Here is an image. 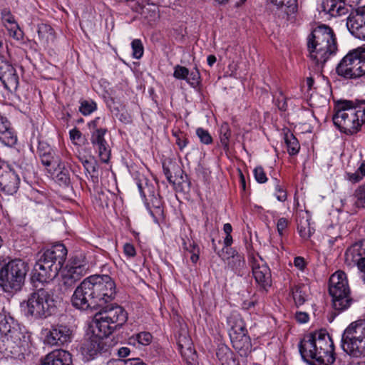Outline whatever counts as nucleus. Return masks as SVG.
Returning <instances> with one entry per match:
<instances>
[{"label":"nucleus","instance_id":"13d9d810","mask_svg":"<svg viewBox=\"0 0 365 365\" xmlns=\"http://www.w3.org/2000/svg\"><path fill=\"white\" fill-rule=\"evenodd\" d=\"M295 319L299 323L303 324L309 321V314L307 312H299L295 314Z\"/></svg>","mask_w":365,"mask_h":365},{"label":"nucleus","instance_id":"cd10ccee","mask_svg":"<svg viewBox=\"0 0 365 365\" xmlns=\"http://www.w3.org/2000/svg\"><path fill=\"white\" fill-rule=\"evenodd\" d=\"M216 356L221 365H240L234 357L233 352L225 345L218 346Z\"/></svg>","mask_w":365,"mask_h":365},{"label":"nucleus","instance_id":"4be33fe9","mask_svg":"<svg viewBox=\"0 0 365 365\" xmlns=\"http://www.w3.org/2000/svg\"><path fill=\"white\" fill-rule=\"evenodd\" d=\"M230 340L233 348L240 356L247 358L252 353V345L247 332L238 335L232 334Z\"/></svg>","mask_w":365,"mask_h":365},{"label":"nucleus","instance_id":"0e129e2a","mask_svg":"<svg viewBox=\"0 0 365 365\" xmlns=\"http://www.w3.org/2000/svg\"><path fill=\"white\" fill-rule=\"evenodd\" d=\"M108 365H129L127 362V360L124 359H116L109 361Z\"/></svg>","mask_w":365,"mask_h":365},{"label":"nucleus","instance_id":"4d7b16f0","mask_svg":"<svg viewBox=\"0 0 365 365\" xmlns=\"http://www.w3.org/2000/svg\"><path fill=\"white\" fill-rule=\"evenodd\" d=\"M348 180L353 183H356L361 181L364 176L361 175L360 172L357 170L354 173H347Z\"/></svg>","mask_w":365,"mask_h":365},{"label":"nucleus","instance_id":"09e8293b","mask_svg":"<svg viewBox=\"0 0 365 365\" xmlns=\"http://www.w3.org/2000/svg\"><path fill=\"white\" fill-rule=\"evenodd\" d=\"M7 31L9 32V35L12 37L14 39L20 41L23 40L24 33L20 29L18 24L16 26H7Z\"/></svg>","mask_w":365,"mask_h":365},{"label":"nucleus","instance_id":"f704fd0d","mask_svg":"<svg viewBox=\"0 0 365 365\" xmlns=\"http://www.w3.org/2000/svg\"><path fill=\"white\" fill-rule=\"evenodd\" d=\"M79 112L83 115H88L97 109L96 103L91 99H81L79 101Z\"/></svg>","mask_w":365,"mask_h":365},{"label":"nucleus","instance_id":"6e6552de","mask_svg":"<svg viewBox=\"0 0 365 365\" xmlns=\"http://www.w3.org/2000/svg\"><path fill=\"white\" fill-rule=\"evenodd\" d=\"M341 347L352 357L365 356V319L351 323L344 331Z\"/></svg>","mask_w":365,"mask_h":365},{"label":"nucleus","instance_id":"c9c22d12","mask_svg":"<svg viewBox=\"0 0 365 365\" xmlns=\"http://www.w3.org/2000/svg\"><path fill=\"white\" fill-rule=\"evenodd\" d=\"M184 80L192 88H196L200 83V73L197 70L194 69L189 72L188 69L184 67Z\"/></svg>","mask_w":365,"mask_h":365},{"label":"nucleus","instance_id":"774afa93","mask_svg":"<svg viewBox=\"0 0 365 365\" xmlns=\"http://www.w3.org/2000/svg\"><path fill=\"white\" fill-rule=\"evenodd\" d=\"M223 231L226 235H231V232L232 231V227L231 224L230 223H225L223 226Z\"/></svg>","mask_w":365,"mask_h":365},{"label":"nucleus","instance_id":"f3484780","mask_svg":"<svg viewBox=\"0 0 365 365\" xmlns=\"http://www.w3.org/2000/svg\"><path fill=\"white\" fill-rule=\"evenodd\" d=\"M346 27L353 36L365 41V10L352 11L346 19Z\"/></svg>","mask_w":365,"mask_h":365},{"label":"nucleus","instance_id":"a19ab883","mask_svg":"<svg viewBox=\"0 0 365 365\" xmlns=\"http://www.w3.org/2000/svg\"><path fill=\"white\" fill-rule=\"evenodd\" d=\"M274 195L277 200L279 202H284L287 199V193L284 187L281 185L280 181L277 178H274Z\"/></svg>","mask_w":365,"mask_h":365},{"label":"nucleus","instance_id":"20e7f679","mask_svg":"<svg viewBox=\"0 0 365 365\" xmlns=\"http://www.w3.org/2000/svg\"><path fill=\"white\" fill-rule=\"evenodd\" d=\"M307 45L310 59L319 68H322L337 51L334 31L326 25L318 26L312 30L307 36Z\"/></svg>","mask_w":365,"mask_h":365},{"label":"nucleus","instance_id":"1a4fd4ad","mask_svg":"<svg viewBox=\"0 0 365 365\" xmlns=\"http://www.w3.org/2000/svg\"><path fill=\"white\" fill-rule=\"evenodd\" d=\"M336 73L346 79L365 76V48L350 51L339 63Z\"/></svg>","mask_w":365,"mask_h":365},{"label":"nucleus","instance_id":"412c9836","mask_svg":"<svg viewBox=\"0 0 365 365\" xmlns=\"http://www.w3.org/2000/svg\"><path fill=\"white\" fill-rule=\"evenodd\" d=\"M230 255L227 257V268L238 276H243L248 272L243 255L239 253L236 250L230 248L227 251Z\"/></svg>","mask_w":365,"mask_h":365},{"label":"nucleus","instance_id":"603ef678","mask_svg":"<svg viewBox=\"0 0 365 365\" xmlns=\"http://www.w3.org/2000/svg\"><path fill=\"white\" fill-rule=\"evenodd\" d=\"M189 356L186 358L187 365H198L197 356L195 350L191 347L187 349Z\"/></svg>","mask_w":365,"mask_h":365},{"label":"nucleus","instance_id":"680f3d73","mask_svg":"<svg viewBox=\"0 0 365 365\" xmlns=\"http://www.w3.org/2000/svg\"><path fill=\"white\" fill-rule=\"evenodd\" d=\"M130 349L128 347H121L118 351V354L120 357H126L130 354Z\"/></svg>","mask_w":365,"mask_h":365},{"label":"nucleus","instance_id":"423d86ee","mask_svg":"<svg viewBox=\"0 0 365 365\" xmlns=\"http://www.w3.org/2000/svg\"><path fill=\"white\" fill-rule=\"evenodd\" d=\"M329 294L331 297L332 321L336 316L347 310L353 303L344 272L338 270L331 275L329 280Z\"/></svg>","mask_w":365,"mask_h":365},{"label":"nucleus","instance_id":"5701e85b","mask_svg":"<svg viewBox=\"0 0 365 365\" xmlns=\"http://www.w3.org/2000/svg\"><path fill=\"white\" fill-rule=\"evenodd\" d=\"M40 365H72L71 354L65 350H55L41 359Z\"/></svg>","mask_w":365,"mask_h":365},{"label":"nucleus","instance_id":"a211bd4d","mask_svg":"<svg viewBox=\"0 0 365 365\" xmlns=\"http://www.w3.org/2000/svg\"><path fill=\"white\" fill-rule=\"evenodd\" d=\"M363 241H359L348 247L344 254V262L350 268L357 267L365 273V252L362 249Z\"/></svg>","mask_w":365,"mask_h":365},{"label":"nucleus","instance_id":"c85d7f7f","mask_svg":"<svg viewBox=\"0 0 365 365\" xmlns=\"http://www.w3.org/2000/svg\"><path fill=\"white\" fill-rule=\"evenodd\" d=\"M284 140L287 150L290 155H296L300 150V145L297 138L289 129H283Z\"/></svg>","mask_w":365,"mask_h":365},{"label":"nucleus","instance_id":"bf43d9fd","mask_svg":"<svg viewBox=\"0 0 365 365\" xmlns=\"http://www.w3.org/2000/svg\"><path fill=\"white\" fill-rule=\"evenodd\" d=\"M167 178H168V180L170 181V182H172L175 185V191H176L175 197H176V200L180 204V200H179L178 194L180 193L182 191V188L180 185V182L178 183V185L176 186L175 185H176L175 180H172V176H168V175Z\"/></svg>","mask_w":365,"mask_h":365},{"label":"nucleus","instance_id":"ea45409f","mask_svg":"<svg viewBox=\"0 0 365 365\" xmlns=\"http://www.w3.org/2000/svg\"><path fill=\"white\" fill-rule=\"evenodd\" d=\"M230 137L231 131L229 125L226 123H222L220 129V142L225 149L228 148Z\"/></svg>","mask_w":365,"mask_h":365},{"label":"nucleus","instance_id":"58836bf2","mask_svg":"<svg viewBox=\"0 0 365 365\" xmlns=\"http://www.w3.org/2000/svg\"><path fill=\"white\" fill-rule=\"evenodd\" d=\"M297 230L300 237L304 240L309 239L314 232V228L310 227L308 220L304 222H300L297 226Z\"/></svg>","mask_w":365,"mask_h":365},{"label":"nucleus","instance_id":"de8ad7c7","mask_svg":"<svg viewBox=\"0 0 365 365\" xmlns=\"http://www.w3.org/2000/svg\"><path fill=\"white\" fill-rule=\"evenodd\" d=\"M196 134L202 143L210 145L212 143V138L208 130L202 128H198L196 130Z\"/></svg>","mask_w":365,"mask_h":365},{"label":"nucleus","instance_id":"6e6d98bb","mask_svg":"<svg viewBox=\"0 0 365 365\" xmlns=\"http://www.w3.org/2000/svg\"><path fill=\"white\" fill-rule=\"evenodd\" d=\"M123 252L128 257H133L136 255V251L134 246L130 243H125L123 246Z\"/></svg>","mask_w":365,"mask_h":365},{"label":"nucleus","instance_id":"9d476101","mask_svg":"<svg viewBox=\"0 0 365 365\" xmlns=\"http://www.w3.org/2000/svg\"><path fill=\"white\" fill-rule=\"evenodd\" d=\"M53 306L54 301L50 292L45 288H39L29 297L26 302V314L35 318L46 317L51 314Z\"/></svg>","mask_w":365,"mask_h":365},{"label":"nucleus","instance_id":"79ce46f5","mask_svg":"<svg viewBox=\"0 0 365 365\" xmlns=\"http://www.w3.org/2000/svg\"><path fill=\"white\" fill-rule=\"evenodd\" d=\"M355 205L357 207H365V185L359 186L354 193Z\"/></svg>","mask_w":365,"mask_h":365},{"label":"nucleus","instance_id":"2f4dec72","mask_svg":"<svg viewBox=\"0 0 365 365\" xmlns=\"http://www.w3.org/2000/svg\"><path fill=\"white\" fill-rule=\"evenodd\" d=\"M14 321L11 317L6 316L5 314L0 313V339L8 336L11 332Z\"/></svg>","mask_w":365,"mask_h":365},{"label":"nucleus","instance_id":"a18cd8bd","mask_svg":"<svg viewBox=\"0 0 365 365\" xmlns=\"http://www.w3.org/2000/svg\"><path fill=\"white\" fill-rule=\"evenodd\" d=\"M133 57L135 59L140 58L144 52L143 46L140 39H134L131 43Z\"/></svg>","mask_w":365,"mask_h":365},{"label":"nucleus","instance_id":"473e14b6","mask_svg":"<svg viewBox=\"0 0 365 365\" xmlns=\"http://www.w3.org/2000/svg\"><path fill=\"white\" fill-rule=\"evenodd\" d=\"M40 158L42 164L46 167H50L53 165L56 166L58 169L61 168L62 161L59 156L56 154V151L45 155Z\"/></svg>","mask_w":365,"mask_h":365},{"label":"nucleus","instance_id":"f257e3e1","mask_svg":"<svg viewBox=\"0 0 365 365\" xmlns=\"http://www.w3.org/2000/svg\"><path fill=\"white\" fill-rule=\"evenodd\" d=\"M115 284L108 275H92L86 278L76 289L71 297L72 305L80 310L97 309L91 323L96 332L110 335L128 319V313L120 306L107 304L114 299Z\"/></svg>","mask_w":365,"mask_h":365},{"label":"nucleus","instance_id":"dca6fc26","mask_svg":"<svg viewBox=\"0 0 365 365\" xmlns=\"http://www.w3.org/2000/svg\"><path fill=\"white\" fill-rule=\"evenodd\" d=\"M86 264L76 262L74 259L61 274V286L66 291L73 287L86 273Z\"/></svg>","mask_w":365,"mask_h":365},{"label":"nucleus","instance_id":"f8f14e48","mask_svg":"<svg viewBox=\"0 0 365 365\" xmlns=\"http://www.w3.org/2000/svg\"><path fill=\"white\" fill-rule=\"evenodd\" d=\"M96 331L94 324L91 323L87 333L88 339L81 347L82 354L88 360L93 359L98 354L106 351L108 349L106 341L109 334Z\"/></svg>","mask_w":365,"mask_h":365},{"label":"nucleus","instance_id":"ddd939ff","mask_svg":"<svg viewBox=\"0 0 365 365\" xmlns=\"http://www.w3.org/2000/svg\"><path fill=\"white\" fill-rule=\"evenodd\" d=\"M252 275L257 285L267 290L272 286V274L269 267L257 254H252L248 257Z\"/></svg>","mask_w":365,"mask_h":365},{"label":"nucleus","instance_id":"7ed1b4c3","mask_svg":"<svg viewBox=\"0 0 365 365\" xmlns=\"http://www.w3.org/2000/svg\"><path fill=\"white\" fill-rule=\"evenodd\" d=\"M332 120L342 133L354 135L365 124V101L339 100L334 105Z\"/></svg>","mask_w":365,"mask_h":365},{"label":"nucleus","instance_id":"c756f323","mask_svg":"<svg viewBox=\"0 0 365 365\" xmlns=\"http://www.w3.org/2000/svg\"><path fill=\"white\" fill-rule=\"evenodd\" d=\"M38 35L39 38L45 43L54 41V31L53 28L46 24H41L38 26Z\"/></svg>","mask_w":365,"mask_h":365},{"label":"nucleus","instance_id":"052dcab7","mask_svg":"<svg viewBox=\"0 0 365 365\" xmlns=\"http://www.w3.org/2000/svg\"><path fill=\"white\" fill-rule=\"evenodd\" d=\"M175 339L176 344L178 346V351L180 354H182V344L181 343V332L180 330H179L177 333L175 334Z\"/></svg>","mask_w":365,"mask_h":365},{"label":"nucleus","instance_id":"8fccbe9b","mask_svg":"<svg viewBox=\"0 0 365 365\" xmlns=\"http://www.w3.org/2000/svg\"><path fill=\"white\" fill-rule=\"evenodd\" d=\"M255 178L259 183H264L267 181L266 173L262 167L259 166L254 170Z\"/></svg>","mask_w":365,"mask_h":365},{"label":"nucleus","instance_id":"c03bdc74","mask_svg":"<svg viewBox=\"0 0 365 365\" xmlns=\"http://www.w3.org/2000/svg\"><path fill=\"white\" fill-rule=\"evenodd\" d=\"M56 175V180L62 185H68L70 183V174L66 169L64 163L62 162L61 168Z\"/></svg>","mask_w":365,"mask_h":365},{"label":"nucleus","instance_id":"7c9ffc66","mask_svg":"<svg viewBox=\"0 0 365 365\" xmlns=\"http://www.w3.org/2000/svg\"><path fill=\"white\" fill-rule=\"evenodd\" d=\"M7 340H11L17 346H21L24 342H26L28 336L21 331L19 328L13 327L8 336L5 337Z\"/></svg>","mask_w":365,"mask_h":365},{"label":"nucleus","instance_id":"5fc2aeb1","mask_svg":"<svg viewBox=\"0 0 365 365\" xmlns=\"http://www.w3.org/2000/svg\"><path fill=\"white\" fill-rule=\"evenodd\" d=\"M69 136L73 143L77 144L81 139L82 133L78 128H74L69 131Z\"/></svg>","mask_w":365,"mask_h":365},{"label":"nucleus","instance_id":"49530a36","mask_svg":"<svg viewBox=\"0 0 365 365\" xmlns=\"http://www.w3.org/2000/svg\"><path fill=\"white\" fill-rule=\"evenodd\" d=\"M289 224L290 222L286 217L278 219L276 226L277 232L281 237H283L287 234Z\"/></svg>","mask_w":365,"mask_h":365},{"label":"nucleus","instance_id":"f03ea898","mask_svg":"<svg viewBox=\"0 0 365 365\" xmlns=\"http://www.w3.org/2000/svg\"><path fill=\"white\" fill-rule=\"evenodd\" d=\"M299 350L303 360L310 365H331L335 361L334 342L325 331L305 335Z\"/></svg>","mask_w":365,"mask_h":365},{"label":"nucleus","instance_id":"4468645a","mask_svg":"<svg viewBox=\"0 0 365 365\" xmlns=\"http://www.w3.org/2000/svg\"><path fill=\"white\" fill-rule=\"evenodd\" d=\"M73 331L66 325L57 324L45 330V343L50 346H61L72 340Z\"/></svg>","mask_w":365,"mask_h":365},{"label":"nucleus","instance_id":"338daca9","mask_svg":"<svg viewBox=\"0 0 365 365\" xmlns=\"http://www.w3.org/2000/svg\"><path fill=\"white\" fill-rule=\"evenodd\" d=\"M233 242L232 237L231 235H226V237L224 239V246L225 247H228L231 246Z\"/></svg>","mask_w":365,"mask_h":365},{"label":"nucleus","instance_id":"864d4df0","mask_svg":"<svg viewBox=\"0 0 365 365\" xmlns=\"http://www.w3.org/2000/svg\"><path fill=\"white\" fill-rule=\"evenodd\" d=\"M293 264L294 267L301 272H304L307 268V262L303 257H295Z\"/></svg>","mask_w":365,"mask_h":365},{"label":"nucleus","instance_id":"9b49d317","mask_svg":"<svg viewBox=\"0 0 365 365\" xmlns=\"http://www.w3.org/2000/svg\"><path fill=\"white\" fill-rule=\"evenodd\" d=\"M105 118L96 117L88 123L91 131V143L98 152L101 161L108 163L110 159V149L104 136L108 130L104 127Z\"/></svg>","mask_w":365,"mask_h":365},{"label":"nucleus","instance_id":"37998d69","mask_svg":"<svg viewBox=\"0 0 365 365\" xmlns=\"http://www.w3.org/2000/svg\"><path fill=\"white\" fill-rule=\"evenodd\" d=\"M138 187L140 193V195L143 198H145L147 195H153V187L152 185H150L145 179H144V180H140L138 182Z\"/></svg>","mask_w":365,"mask_h":365},{"label":"nucleus","instance_id":"69168bd1","mask_svg":"<svg viewBox=\"0 0 365 365\" xmlns=\"http://www.w3.org/2000/svg\"><path fill=\"white\" fill-rule=\"evenodd\" d=\"M277 107L281 110H286L287 108V103L284 98L282 100L277 99Z\"/></svg>","mask_w":365,"mask_h":365},{"label":"nucleus","instance_id":"e2e57ef3","mask_svg":"<svg viewBox=\"0 0 365 365\" xmlns=\"http://www.w3.org/2000/svg\"><path fill=\"white\" fill-rule=\"evenodd\" d=\"M173 75L176 78H179V79L182 78V67L179 65H177L175 68V71H174Z\"/></svg>","mask_w":365,"mask_h":365},{"label":"nucleus","instance_id":"bb28decb","mask_svg":"<svg viewBox=\"0 0 365 365\" xmlns=\"http://www.w3.org/2000/svg\"><path fill=\"white\" fill-rule=\"evenodd\" d=\"M290 293L295 305L298 307L303 305L308 299L309 287L305 284H297L290 287Z\"/></svg>","mask_w":365,"mask_h":365},{"label":"nucleus","instance_id":"2eb2a0df","mask_svg":"<svg viewBox=\"0 0 365 365\" xmlns=\"http://www.w3.org/2000/svg\"><path fill=\"white\" fill-rule=\"evenodd\" d=\"M270 3L280 12L282 19L290 24L299 25L297 19L299 11L298 0H269Z\"/></svg>","mask_w":365,"mask_h":365},{"label":"nucleus","instance_id":"72a5a7b5","mask_svg":"<svg viewBox=\"0 0 365 365\" xmlns=\"http://www.w3.org/2000/svg\"><path fill=\"white\" fill-rule=\"evenodd\" d=\"M81 161L86 171L90 174L93 182H97L98 181V165L96 163H92L86 159L79 158Z\"/></svg>","mask_w":365,"mask_h":365},{"label":"nucleus","instance_id":"aec40b11","mask_svg":"<svg viewBox=\"0 0 365 365\" xmlns=\"http://www.w3.org/2000/svg\"><path fill=\"white\" fill-rule=\"evenodd\" d=\"M19 184V176L14 170L8 169L0 174V192L12 195L17 192Z\"/></svg>","mask_w":365,"mask_h":365},{"label":"nucleus","instance_id":"e433bc0d","mask_svg":"<svg viewBox=\"0 0 365 365\" xmlns=\"http://www.w3.org/2000/svg\"><path fill=\"white\" fill-rule=\"evenodd\" d=\"M132 341H137L140 345L148 346L152 342L153 336L150 332L142 331L130 337L129 339V343H132Z\"/></svg>","mask_w":365,"mask_h":365},{"label":"nucleus","instance_id":"a878e982","mask_svg":"<svg viewBox=\"0 0 365 365\" xmlns=\"http://www.w3.org/2000/svg\"><path fill=\"white\" fill-rule=\"evenodd\" d=\"M227 324L230 328V337L232 336V334L238 335L247 332L245 322L240 315L237 313H232L227 317Z\"/></svg>","mask_w":365,"mask_h":365},{"label":"nucleus","instance_id":"b1692460","mask_svg":"<svg viewBox=\"0 0 365 365\" xmlns=\"http://www.w3.org/2000/svg\"><path fill=\"white\" fill-rule=\"evenodd\" d=\"M348 6L344 1L339 0H323L322 11L331 17L346 14L349 12Z\"/></svg>","mask_w":365,"mask_h":365},{"label":"nucleus","instance_id":"393cba45","mask_svg":"<svg viewBox=\"0 0 365 365\" xmlns=\"http://www.w3.org/2000/svg\"><path fill=\"white\" fill-rule=\"evenodd\" d=\"M0 142L7 146H13L17 142V136L11 127L9 121L1 115H0Z\"/></svg>","mask_w":365,"mask_h":365},{"label":"nucleus","instance_id":"39448f33","mask_svg":"<svg viewBox=\"0 0 365 365\" xmlns=\"http://www.w3.org/2000/svg\"><path fill=\"white\" fill-rule=\"evenodd\" d=\"M67 256L63 244H56L45 250L36 262L32 272V280L46 283L54 279L61 269Z\"/></svg>","mask_w":365,"mask_h":365},{"label":"nucleus","instance_id":"3c124183","mask_svg":"<svg viewBox=\"0 0 365 365\" xmlns=\"http://www.w3.org/2000/svg\"><path fill=\"white\" fill-rule=\"evenodd\" d=\"M53 151L55 150L47 143L43 141L39 142L37 152L40 158Z\"/></svg>","mask_w":365,"mask_h":365},{"label":"nucleus","instance_id":"4c0bfd02","mask_svg":"<svg viewBox=\"0 0 365 365\" xmlns=\"http://www.w3.org/2000/svg\"><path fill=\"white\" fill-rule=\"evenodd\" d=\"M1 19L3 25L7 29V26H16L17 22L14 16L11 14V10L5 8L1 11Z\"/></svg>","mask_w":365,"mask_h":365},{"label":"nucleus","instance_id":"6ab92c4d","mask_svg":"<svg viewBox=\"0 0 365 365\" xmlns=\"http://www.w3.org/2000/svg\"><path fill=\"white\" fill-rule=\"evenodd\" d=\"M0 81L9 91H16L19 79L15 68L3 56H0Z\"/></svg>","mask_w":365,"mask_h":365},{"label":"nucleus","instance_id":"0eeeda50","mask_svg":"<svg viewBox=\"0 0 365 365\" xmlns=\"http://www.w3.org/2000/svg\"><path fill=\"white\" fill-rule=\"evenodd\" d=\"M28 263L19 258L0 263V287L5 292L19 291L24 284L29 272Z\"/></svg>","mask_w":365,"mask_h":365}]
</instances>
